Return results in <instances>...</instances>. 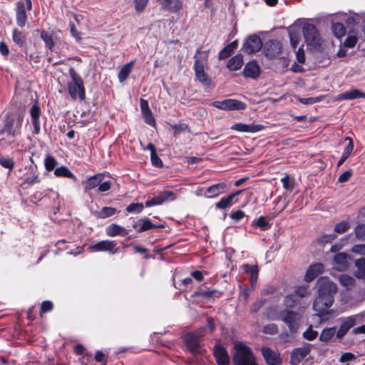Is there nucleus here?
Wrapping results in <instances>:
<instances>
[{"label": "nucleus", "instance_id": "1", "mask_svg": "<svg viewBox=\"0 0 365 365\" xmlns=\"http://www.w3.org/2000/svg\"><path fill=\"white\" fill-rule=\"evenodd\" d=\"M317 296L313 303V309L321 321L329 319L331 312L329 309L334 302V295L337 292L336 285L327 277L317 280Z\"/></svg>", "mask_w": 365, "mask_h": 365}, {"label": "nucleus", "instance_id": "2", "mask_svg": "<svg viewBox=\"0 0 365 365\" xmlns=\"http://www.w3.org/2000/svg\"><path fill=\"white\" fill-rule=\"evenodd\" d=\"M256 361V356L251 348L242 342L235 343L232 352L234 365H249Z\"/></svg>", "mask_w": 365, "mask_h": 365}, {"label": "nucleus", "instance_id": "3", "mask_svg": "<svg viewBox=\"0 0 365 365\" xmlns=\"http://www.w3.org/2000/svg\"><path fill=\"white\" fill-rule=\"evenodd\" d=\"M69 75L72 79L68 83V91L73 100L79 98L83 101L86 98V92L83 80L75 71L73 68H69Z\"/></svg>", "mask_w": 365, "mask_h": 365}, {"label": "nucleus", "instance_id": "4", "mask_svg": "<svg viewBox=\"0 0 365 365\" xmlns=\"http://www.w3.org/2000/svg\"><path fill=\"white\" fill-rule=\"evenodd\" d=\"M195 58L194 70L197 79L204 85H210L211 80L205 72V66L207 61V53L197 50V53L195 56Z\"/></svg>", "mask_w": 365, "mask_h": 365}, {"label": "nucleus", "instance_id": "5", "mask_svg": "<svg viewBox=\"0 0 365 365\" xmlns=\"http://www.w3.org/2000/svg\"><path fill=\"white\" fill-rule=\"evenodd\" d=\"M23 117L19 115L17 118H11L6 115L4 119L3 128L0 130V135L7 133L8 135L16 137L21 134Z\"/></svg>", "mask_w": 365, "mask_h": 365}, {"label": "nucleus", "instance_id": "6", "mask_svg": "<svg viewBox=\"0 0 365 365\" xmlns=\"http://www.w3.org/2000/svg\"><path fill=\"white\" fill-rule=\"evenodd\" d=\"M205 329H202L195 333H188L185 336V343L189 351L193 355L202 354L203 350L200 346V337L203 336Z\"/></svg>", "mask_w": 365, "mask_h": 365}, {"label": "nucleus", "instance_id": "7", "mask_svg": "<svg viewBox=\"0 0 365 365\" xmlns=\"http://www.w3.org/2000/svg\"><path fill=\"white\" fill-rule=\"evenodd\" d=\"M32 9L31 0H20L18 1L16 8V24L19 27H24L27 21L26 10Z\"/></svg>", "mask_w": 365, "mask_h": 365}, {"label": "nucleus", "instance_id": "8", "mask_svg": "<svg viewBox=\"0 0 365 365\" xmlns=\"http://www.w3.org/2000/svg\"><path fill=\"white\" fill-rule=\"evenodd\" d=\"M303 34L308 46L317 48L320 45L321 38L317 28L311 24L303 26Z\"/></svg>", "mask_w": 365, "mask_h": 365}, {"label": "nucleus", "instance_id": "9", "mask_svg": "<svg viewBox=\"0 0 365 365\" xmlns=\"http://www.w3.org/2000/svg\"><path fill=\"white\" fill-rule=\"evenodd\" d=\"M299 314L294 311L284 309L279 312V319L287 325L291 332H294L297 329V321Z\"/></svg>", "mask_w": 365, "mask_h": 365}, {"label": "nucleus", "instance_id": "10", "mask_svg": "<svg viewBox=\"0 0 365 365\" xmlns=\"http://www.w3.org/2000/svg\"><path fill=\"white\" fill-rule=\"evenodd\" d=\"M91 252H108L110 254H116L119 252V248L116 243L111 240H102L91 245L88 248Z\"/></svg>", "mask_w": 365, "mask_h": 365}, {"label": "nucleus", "instance_id": "11", "mask_svg": "<svg viewBox=\"0 0 365 365\" xmlns=\"http://www.w3.org/2000/svg\"><path fill=\"white\" fill-rule=\"evenodd\" d=\"M212 106L221 110H245L246 108L245 103L235 100V99H226L221 101H215Z\"/></svg>", "mask_w": 365, "mask_h": 365}, {"label": "nucleus", "instance_id": "12", "mask_svg": "<svg viewBox=\"0 0 365 365\" xmlns=\"http://www.w3.org/2000/svg\"><path fill=\"white\" fill-rule=\"evenodd\" d=\"M262 46L261 38L257 35L249 36L244 42L242 50L247 54H252L259 51Z\"/></svg>", "mask_w": 365, "mask_h": 365}, {"label": "nucleus", "instance_id": "13", "mask_svg": "<svg viewBox=\"0 0 365 365\" xmlns=\"http://www.w3.org/2000/svg\"><path fill=\"white\" fill-rule=\"evenodd\" d=\"M311 349L312 345L309 344L294 349L291 353L290 364L292 365L299 364L309 354Z\"/></svg>", "mask_w": 365, "mask_h": 365}, {"label": "nucleus", "instance_id": "14", "mask_svg": "<svg viewBox=\"0 0 365 365\" xmlns=\"http://www.w3.org/2000/svg\"><path fill=\"white\" fill-rule=\"evenodd\" d=\"M161 10L178 14L183 9L182 0H157Z\"/></svg>", "mask_w": 365, "mask_h": 365}, {"label": "nucleus", "instance_id": "15", "mask_svg": "<svg viewBox=\"0 0 365 365\" xmlns=\"http://www.w3.org/2000/svg\"><path fill=\"white\" fill-rule=\"evenodd\" d=\"M358 318L359 316L357 315H351L340 319L341 325L336 332L337 338H342L348 331L356 324Z\"/></svg>", "mask_w": 365, "mask_h": 365}, {"label": "nucleus", "instance_id": "16", "mask_svg": "<svg viewBox=\"0 0 365 365\" xmlns=\"http://www.w3.org/2000/svg\"><path fill=\"white\" fill-rule=\"evenodd\" d=\"M262 354L267 365H281L282 359L280 354L269 347L261 349Z\"/></svg>", "mask_w": 365, "mask_h": 365}, {"label": "nucleus", "instance_id": "17", "mask_svg": "<svg viewBox=\"0 0 365 365\" xmlns=\"http://www.w3.org/2000/svg\"><path fill=\"white\" fill-rule=\"evenodd\" d=\"M174 193L172 191H165L160 192L157 196L153 197L152 199L147 200L145 203V207H151L154 205H159L169 199H174Z\"/></svg>", "mask_w": 365, "mask_h": 365}, {"label": "nucleus", "instance_id": "18", "mask_svg": "<svg viewBox=\"0 0 365 365\" xmlns=\"http://www.w3.org/2000/svg\"><path fill=\"white\" fill-rule=\"evenodd\" d=\"M133 227L137 232H142L163 226L153 224L148 217H143L137 222H133Z\"/></svg>", "mask_w": 365, "mask_h": 365}, {"label": "nucleus", "instance_id": "19", "mask_svg": "<svg viewBox=\"0 0 365 365\" xmlns=\"http://www.w3.org/2000/svg\"><path fill=\"white\" fill-rule=\"evenodd\" d=\"M214 356L218 365H230L228 353L222 346H215Z\"/></svg>", "mask_w": 365, "mask_h": 365}, {"label": "nucleus", "instance_id": "20", "mask_svg": "<svg viewBox=\"0 0 365 365\" xmlns=\"http://www.w3.org/2000/svg\"><path fill=\"white\" fill-rule=\"evenodd\" d=\"M263 128V125L259 124H245L239 123L232 125L231 129L243 133H257L262 130Z\"/></svg>", "mask_w": 365, "mask_h": 365}, {"label": "nucleus", "instance_id": "21", "mask_svg": "<svg viewBox=\"0 0 365 365\" xmlns=\"http://www.w3.org/2000/svg\"><path fill=\"white\" fill-rule=\"evenodd\" d=\"M324 270V265L322 263H315L310 265L304 276L306 282H309L321 274Z\"/></svg>", "mask_w": 365, "mask_h": 365}, {"label": "nucleus", "instance_id": "22", "mask_svg": "<svg viewBox=\"0 0 365 365\" xmlns=\"http://www.w3.org/2000/svg\"><path fill=\"white\" fill-rule=\"evenodd\" d=\"M334 268L339 271H344L349 267L348 255L344 252H339L335 255Z\"/></svg>", "mask_w": 365, "mask_h": 365}, {"label": "nucleus", "instance_id": "23", "mask_svg": "<svg viewBox=\"0 0 365 365\" xmlns=\"http://www.w3.org/2000/svg\"><path fill=\"white\" fill-rule=\"evenodd\" d=\"M260 68L257 63L255 61L247 63L243 71V74L245 77L256 78L259 76Z\"/></svg>", "mask_w": 365, "mask_h": 365}, {"label": "nucleus", "instance_id": "24", "mask_svg": "<svg viewBox=\"0 0 365 365\" xmlns=\"http://www.w3.org/2000/svg\"><path fill=\"white\" fill-rule=\"evenodd\" d=\"M40 108L38 103H35L31 108L30 114L31 116V123L34 126V133L35 134H38L40 132Z\"/></svg>", "mask_w": 365, "mask_h": 365}, {"label": "nucleus", "instance_id": "25", "mask_svg": "<svg viewBox=\"0 0 365 365\" xmlns=\"http://www.w3.org/2000/svg\"><path fill=\"white\" fill-rule=\"evenodd\" d=\"M359 98H365V93H364L363 92L360 91L358 89H351L338 95V96L336 97V100H353Z\"/></svg>", "mask_w": 365, "mask_h": 365}, {"label": "nucleus", "instance_id": "26", "mask_svg": "<svg viewBox=\"0 0 365 365\" xmlns=\"http://www.w3.org/2000/svg\"><path fill=\"white\" fill-rule=\"evenodd\" d=\"M103 176L101 174H97L90 177L85 182H83L84 191L87 192L97 187H98V185L100 182L103 181Z\"/></svg>", "mask_w": 365, "mask_h": 365}, {"label": "nucleus", "instance_id": "27", "mask_svg": "<svg viewBox=\"0 0 365 365\" xmlns=\"http://www.w3.org/2000/svg\"><path fill=\"white\" fill-rule=\"evenodd\" d=\"M106 232L107 235L110 237H115L117 235L124 237L128 234V232L124 227L116 224H112L108 226Z\"/></svg>", "mask_w": 365, "mask_h": 365}, {"label": "nucleus", "instance_id": "28", "mask_svg": "<svg viewBox=\"0 0 365 365\" xmlns=\"http://www.w3.org/2000/svg\"><path fill=\"white\" fill-rule=\"evenodd\" d=\"M242 191L238 190L235 193H232L227 197L221 198V200L216 203V207L219 209H226L232 205L233 200L235 197L240 195Z\"/></svg>", "mask_w": 365, "mask_h": 365}, {"label": "nucleus", "instance_id": "29", "mask_svg": "<svg viewBox=\"0 0 365 365\" xmlns=\"http://www.w3.org/2000/svg\"><path fill=\"white\" fill-rule=\"evenodd\" d=\"M265 48L267 50L266 55L267 56L271 58L274 57L280 53V43L277 41H270L266 44Z\"/></svg>", "mask_w": 365, "mask_h": 365}, {"label": "nucleus", "instance_id": "30", "mask_svg": "<svg viewBox=\"0 0 365 365\" xmlns=\"http://www.w3.org/2000/svg\"><path fill=\"white\" fill-rule=\"evenodd\" d=\"M242 269L245 272L250 274L251 285L252 287H254L256 284L258 278L259 269L257 265L243 264Z\"/></svg>", "mask_w": 365, "mask_h": 365}, {"label": "nucleus", "instance_id": "31", "mask_svg": "<svg viewBox=\"0 0 365 365\" xmlns=\"http://www.w3.org/2000/svg\"><path fill=\"white\" fill-rule=\"evenodd\" d=\"M243 63L242 55L237 54L229 60L227 67L230 71H237L242 67Z\"/></svg>", "mask_w": 365, "mask_h": 365}, {"label": "nucleus", "instance_id": "32", "mask_svg": "<svg viewBox=\"0 0 365 365\" xmlns=\"http://www.w3.org/2000/svg\"><path fill=\"white\" fill-rule=\"evenodd\" d=\"M226 187H227V185L225 183H217V184L213 185L207 188V192L209 194V195H207V197H217L220 194L224 192Z\"/></svg>", "mask_w": 365, "mask_h": 365}, {"label": "nucleus", "instance_id": "33", "mask_svg": "<svg viewBox=\"0 0 365 365\" xmlns=\"http://www.w3.org/2000/svg\"><path fill=\"white\" fill-rule=\"evenodd\" d=\"M356 270L355 271L356 277L365 282V258L361 257L355 262Z\"/></svg>", "mask_w": 365, "mask_h": 365}, {"label": "nucleus", "instance_id": "34", "mask_svg": "<svg viewBox=\"0 0 365 365\" xmlns=\"http://www.w3.org/2000/svg\"><path fill=\"white\" fill-rule=\"evenodd\" d=\"M135 64L134 61H131L129 63L124 65L118 73V79L120 82H123L130 73L133 66Z\"/></svg>", "mask_w": 365, "mask_h": 365}, {"label": "nucleus", "instance_id": "35", "mask_svg": "<svg viewBox=\"0 0 365 365\" xmlns=\"http://www.w3.org/2000/svg\"><path fill=\"white\" fill-rule=\"evenodd\" d=\"M54 175L57 177H63L77 180L76 175L66 166H61L54 170Z\"/></svg>", "mask_w": 365, "mask_h": 365}, {"label": "nucleus", "instance_id": "36", "mask_svg": "<svg viewBox=\"0 0 365 365\" xmlns=\"http://www.w3.org/2000/svg\"><path fill=\"white\" fill-rule=\"evenodd\" d=\"M346 23L348 26H354L360 24L365 28V14H354L346 19Z\"/></svg>", "mask_w": 365, "mask_h": 365}, {"label": "nucleus", "instance_id": "37", "mask_svg": "<svg viewBox=\"0 0 365 365\" xmlns=\"http://www.w3.org/2000/svg\"><path fill=\"white\" fill-rule=\"evenodd\" d=\"M12 39L19 46H23L26 41V35L24 32L14 29L12 31Z\"/></svg>", "mask_w": 365, "mask_h": 365}, {"label": "nucleus", "instance_id": "38", "mask_svg": "<svg viewBox=\"0 0 365 365\" xmlns=\"http://www.w3.org/2000/svg\"><path fill=\"white\" fill-rule=\"evenodd\" d=\"M252 225L259 227L261 230H267L271 227V225L266 220V218L264 216H260L253 220Z\"/></svg>", "mask_w": 365, "mask_h": 365}, {"label": "nucleus", "instance_id": "39", "mask_svg": "<svg viewBox=\"0 0 365 365\" xmlns=\"http://www.w3.org/2000/svg\"><path fill=\"white\" fill-rule=\"evenodd\" d=\"M294 294L299 297L303 298L311 294V290L308 285H302L295 287Z\"/></svg>", "mask_w": 365, "mask_h": 365}, {"label": "nucleus", "instance_id": "40", "mask_svg": "<svg viewBox=\"0 0 365 365\" xmlns=\"http://www.w3.org/2000/svg\"><path fill=\"white\" fill-rule=\"evenodd\" d=\"M116 212V209L111 207H104L102 210L96 214L99 218H106L113 215Z\"/></svg>", "mask_w": 365, "mask_h": 365}, {"label": "nucleus", "instance_id": "41", "mask_svg": "<svg viewBox=\"0 0 365 365\" xmlns=\"http://www.w3.org/2000/svg\"><path fill=\"white\" fill-rule=\"evenodd\" d=\"M335 333V327L324 329L320 334L319 339L322 341H327L334 336Z\"/></svg>", "mask_w": 365, "mask_h": 365}, {"label": "nucleus", "instance_id": "42", "mask_svg": "<svg viewBox=\"0 0 365 365\" xmlns=\"http://www.w3.org/2000/svg\"><path fill=\"white\" fill-rule=\"evenodd\" d=\"M332 31L334 35L337 38H341L346 34V29L341 23H334L332 24Z\"/></svg>", "mask_w": 365, "mask_h": 365}, {"label": "nucleus", "instance_id": "43", "mask_svg": "<svg viewBox=\"0 0 365 365\" xmlns=\"http://www.w3.org/2000/svg\"><path fill=\"white\" fill-rule=\"evenodd\" d=\"M41 38L44 41L46 46L48 49L52 50L54 46V43L53 41L52 36L46 31H41Z\"/></svg>", "mask_w": 365, "mask_h": 365}, {"label": "nucleus", "instance_id": "44", "mask_svg": "<svg viewBox=\"0 0 365 365\" xmlns=\"http://www.w3.org/2000/svg\"><path fill=\"white\" fill-rule=\"evenodd\" d=\"M264 314L270 320H277L279 319V312H278L276 307H270L267 309Z\"/></svg>", "mask_w": 365, "mask_h": 365}, {"label": "nucleus", "instance_id": "45", "mask_svg": "<svg viewBox=\"0 0 365 365\" xmlns=\"http://www.w3.org/2000/svg\"><path fill=\"white\" fill-rule=\"evenodd\" d=\"M339 282L340 283L347 288L351 287L354 283V279L353 277L348 274H341L339 277Z\"/></svg>", "mask_w": 365, "mask_h": 365}, {"label": "nucleus", "instance_id": "46", "mask_svg": "<svg viewBox=\"0 0 365 365\" xmlns=\"http://www.w3.org/2000/svg\"><path fill=\"white\" fill-rule=\"evenodd\" d=\"M356 237L361 240H365V224H359L354 229Z\"/></svg>", "mask_w": 365, "mask_h": 365}, {"label": "nucleus", "instance_id": "47", "mask_svg": "<svg viewBox=\"0 0 365 365\" xmlns=\"http://www.w3.org/2000/svg\"><path fill=\"white\" fill-rule=\"evenodd\" d=\"M0 165L2 167H4L5 168H8L11 170L14 167V161L9 157H1L0 158Z\"/></svg>", "mask_w": 365, "mask_h": 365}, {"label": "nucleus", "instance_id": "48", "mask_svg": "<svg viewBox=\"0 0 365 365\" xmlns=\"http://www.w3.org/2000/svg\"><path fill=\"white\" fill-rule=\"evenodd\" d=\"M144 208V205L142 203H131L129 205L126 210L128 212L140 213Z\"/></svg>", "mask_w": 365, "mask_h": 365}, {"label": "nucleus", "instance_id": "49", "mask_svg": "<svg viewBox=\"0 0 365 365\" xmlns=\"http://www.w3.org/2000/svg\"><path fill=\"white\" fill-rule=\"evenodd\" d=\"M318 336V332L312 329V326L310 325L309 328L304 332L303 336L309 341L314 340Z\"/></svg>", "mask_w": 365, "mask_h": 365}, {"label": "nucleus", "instance_id": "50", "mask_svg": "<svg viewBox=\"0 0 365 365\" xmlns=\"http://www.w3.org/2000/svg\"><path fill=\"white\" fill-rule=\"evenodd\" d=\"M44 165L48 171H51L56 165V160L52 156H47L44 160Z\"/></svg>", "mask_w": 365, "mask_h": 365}, {"label": "nucleus", "instance_id": "51", "mask_svg": "<svg viewBox=\"0 0 365 365\" xmlns=\"http://www.w3.org/2000/svg\"><path fill=\"white\" fill-rule=\"evenodd\" d=\"M349 228V224L346 221H342L335 225L334 231L341 234L345 232Z\"/></svg>", "mask_w": 365, "mask_h": 365}, {"label": "nucleus", "instance_id": "52", "mask_svg": "<svg viewBox=\"0 0 365 365\" xmlns=\"http://www.w3.org/2000/svg\"><path fill=\"white\" fill-rule=\"evenodd\" d=\"M173 130L174 135H179L181 132L188 129V125L185 123L174 124L170 125Z\"/></svg>", "mask_w": 365, "mask_h": 365}, {"label": "nucleus", "instance_id": "53", "mask_svg": "<svg viewBox=\"0 0 365 365\" xmlns=\"http://www.w3.org/2000/svg\"><path fill=\"white\" fill-rule=\"evenodd\" d=\"M289 38L292 47L296 49L300 40V36L296 32H290Z\"/></svg>", "mask_w": 365, "mask_h": 365}, {"label": "nucleus", "instance_id": "54", "mask_svg": "<svg viewBox=\"0 0 365 365\" xmlns=\"http://www.w3.org/2000/svg\"><path fill=\"white\" fill-rule=\"evenodd\" d=\"M142 114H143V116L145 121L147 124L152 125V126L155 125V118L153 115L151 110L142 113Z\"/></svg>", "mask_w": 365, "mask_h": 365}, {"label": "nucleus", "instance_id": "55", "mask_svg": "<svg viewBox=\"0 0 365 365\" xmlns=\"http://www.w3.org/2000/svg\"><path fill=\"white\" fill-rule=\"evenodd\" d=\"M346 140H349V144L344 148L341 155L344 156V158H348L349 156L351 155V153L353 151L354 143L350 138H346Z\"/></svg>", "mask_w": 365, "mask_h": 365}, {"label": "nucleus", "instance_id": "56", "mask_svg": "<svg viewBox=\"0 0 365 365\" xmlns=\"http://www.w3.org/2000/svg\"><path fill=\"white\" fill-rule=\"evenodd\" d=\"M148 0H135V9L138 13H141L148 4Z\"/></svg>", "mask_w": 365, "mask_h": 365}, {"label": "nucleus", "instance_id": "57", "mask_svg": "<svg viewBox=\"0 0 365 365\" xmlns=\"http://www.w3.org/2000/svg\"><path fill=\"white\" fill-rule=\"evenodd\" d=\"M150 160L153 166L156 168L163 167V162L161 159L158 156L156 152L150 154Z\"/></svg>", "mask_w": 365, "mask_h": 365}, {"label": "nucleus", "instance_id": "58", "mask_svg": "<svg viewBox=\"0 0 365 365\" xmlns=\"http://www.w3.org/2000/svg\"><path fill=\"white\" fill-rule=\"evenodd\" d=\"M356 359V356L351 352H346L341 354L339 361L340 363H344L349 361H352Z\"/></svg>", "mask_w": 365, "mask_h": 365}, {"label": "nucleus", "instance_id": "59", "mask_svg": "<svg viewBox=\"0 0 365 365\" xmlns=\"http://www.w3.org/2000/svg\"><path fill=\"white\" fill-rule=\"evenodd\" d=\"M53 309V303L51 301H44L41 304V314L51 311Z\"/></svg>", "mask_w": 365, "mask_h": 365}, {"label": "nucleus", "instance_id": "60", "mask_svg": "<svg viewBox=\"0 0 365 365\" xmlns=\"http://www.w3.org/2000/svg\"><path fill=\"white\" fill-rule=\"evenodd\" d=\"M216 292L215 290H204V289H201V290H199L197 292H195V295L197 296H200V297H205V298H210L212 297V296L213 295V294Z\"/></svg>", "mask_w": 365, "mask_h": 365}, {"label": "nucleus", "instance_id": "61", "mask_svg": "<svg viewBox=\"0 0 365 365\" xmlns=\"http://www.w3.org/2000/svg\"><path fill=\"white\" fill-rule=\"evenodd\" d=\"M230 216L232 220L240 221L245 216V214L242 210H237L232 212Z\"/></svg>", "mask_w": 365, "mask_h": 365}, {"label": "nucleus", "instance_id": "62", "mask_svg": "<svg viewBox=\"0 0 365 365\" xmlns=\"http://www.w3.org/2000/svg\"><path fill=\"white\" fill-rule=\"evenodd\" d=\"M232 53V51L226 46L223 49H222L219 53L220 59H225L229 57Z\"/></svg>", "mask_w": 365, "mask_h": 365}, {"label": "nucleus", "instance_id": "63", "mask_svg": "<svg viewBox=\"0 0 365 365\" xmlns=\"http://www.w3.org/2000/svg\"><path fill=\"white\" fill-rule=\"evenodd\" d=\"M110 181L101 182L98 185V190L100 192H106L110 189Z\"/></svg>", "mask_w": 365, "mask_h": 365}, {"label": "nucleus", "instance_id": "64", "mask_svg": "<svg viewBox=\"0 0 365 365\" xmlns=\"http://www.w3.org/2000/svg\"><path fill=\"white\" fill-rule=\"evenodd\" d=\"M351 251L356 254L365 255V245H356L353 246Z\"/></svg>", "mask_w": 365, "mask_h": 365}]
</instances>
